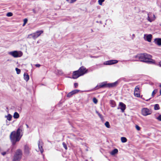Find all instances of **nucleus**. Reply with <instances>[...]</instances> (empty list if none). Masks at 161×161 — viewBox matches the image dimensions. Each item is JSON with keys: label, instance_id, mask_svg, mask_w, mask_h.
Segmentation results:
<instances>
[{"label": "nucleus", "instance_id": "nucleus-48", "mask_svg": "<svg viewBox=\"0 0 161 161\" xmlns=\"http://www.w3.org/2000/svg\"><path fill=\"white\" fill-rule=\"evenodd\" d=\"M133 36H135V35H134V34H133Z\"/></svg>", "mask_w": 161, "mask_h": 161}, {"label": "nucleus", "instance_id": "nucleus-27", "mask_svg": "<svg viewBox=\"0 0 161 161\" xmlns=\"http://www.w3.org/2000/svg\"><path fill=\"white\" fill-rule=\"evenodd\" d=\"M105 125L108 128H109L110 127L109 123L108 121H106L105 123Z\"/></svg>", "mask_w": 161, "mask_h": 161}, {"label": "nucleus", "instance_id": "nucleus-5", "mask_svg": "<svg viewBox=\"0 0 161 161\" xmlns=\"http://www.w3.org/2000/svg\"><path fill=\"white\" fill-rule=\"evenodd\" d=\"M22 155V152L21 150H17L14 156L13 161H19L21 158Z\"/></svg>", "mask_w": 161, "mask_h": 161}, {"label": "nucleus", "instance_id": "nucleus-44", "mask_svg": "<svg viewBox=\"0 0 161 161\" xmlns=\"http://www.w3.org/2000/svg\"><path fill=\"white\" fill-rule=\"evenodd\" d=\"M26 125L27 126V127L28 128L29 127L28 125L27 124H26Z\"/></svg>", "mask_w": 161, "mask_h": 161}, {"label": "nucleus", "instance_id": "nucleus-47", "mask_svg": "<svg viewBox=\"0 0 161 161\" xmlns=\"http://www.w3.org/2000/svg\"><path fill=\"white\" fill-rule=\"evenodd\" d=\"M33 12H34V13H36V12H35V11H34V10H33Z\"/></svg>", "mask_w": 161, "mask_h": 161}, {"label": "nucleus", "instance_id": "nucleus-23", "mask_svg": "<svg viewBox=\"0 0 161 161\" xmlns=\"http://www.w3.org/2000/svg\"><path fill=\"white\" fill-rule=\"evenodd\" d=\"M19 114L17 112H15L14 114L13 117L15 119H18L19 117Z\"/></svg>", "mask_w": 161, "mask_h": 161}, {"label": "nucleus", "instance_id": "nucleus-9", "mask_svg": "<svg viewBox=\"0 0 161 161\" xmlns=\"http://www.w3.org/2000/svg\"><path fill=\"white\" fill-rule=\"evenodd\" d=\"M134 95L135 97H140V94L139 93V88L138 86H136L134 90Z\"/></svg>", "mask_w": 161, "mask_h": 161}, {"label": "nucleus", "instance_id": "nucleus-19", "mask_svg": "<svg viewBox=\"0 0 161 161\" xmlns=\"http://www.w3.org/2000/svg\"><path fill=\"white\" fill-rule=\"evenodd\" d=\"M117 84V82H115L112 83H109L107 84V87H113L115 86H116Z\"/></svg>", "mask_w": 161, "mask_h": 161}, {"label": "nucleus", "instance_id": "nucleus-8", "mask_svg": "<svg viewBox=\"0 0 161 161\" xmlns=\"http://www.w3.org/2000/svg\"><path fill=\"white\" fill-rule=\"evenodd\" d=\"M80 76V68L79 70L74 71L73 73L72 78L73 79H76Z\"/></svg>", "mask_w": 161, "mask_h": 161}, {"label": "nucleus", "instance_id": "nucleus-42", "mask_svg": "<svg viewBox=\"0 0 161 161\" xmlns=\"http://www.w3.org/2000/svg\"><path fill=\"white\" fill-rule=\"evenodd\" d=\"M159 65L160 66H161V62L159 63Z\"/></svg>", "mask_w": 161, "mask_h": 161}, {"label": "nucleus", "instance_id": "nucleus-14", "mask_svg": "<svg viewBox=\"0 0 161 161\" xmlns=\"http://www.w3.org/2000/svg\"><path fill=\"white\" fill-rule=\"evenodd\" d=\"M118 62V61L116 60H110L106 61L104 63L106 65H111L116 64Z\"/></svg>", "mask_w": 161, "mask_h": 161}, {"label": "nucleus", "instance_id": "nucleus-13", "mask_svg": "<svg viewBox=\"0 0 161 161\" xmlns=\"http://www.w3.org/2000/svg\"><path fill=\"white\" fill-rule=\"evenodd\" d=\"M24 153L26 155H28L29 154L30 151V148L27 145L24 146Z\"/></svg>", "mask_w": 161, "mask_h": 161}, {"label": "nucleus", "instance_id": "nucleus-4", "mask_svg": "<svg viewBox=\"0 0 161 161\" xmlns=\"http://www.w3.org/2000/svg\"><path fill=\"white\" fill-rule=\"evenodd\" d=\"M43 33V31H36L35 33L28 35L27 38L29 39L33 38V39H35Z\"/></svg>", "mask_w": 161, "mask_h": 161}, {"label": "nucleus", "instance_id": "nucleus-21", "mask_svg": "<svg viewBox=\"0 0 161 161\" xmlns=\"http://www.w3.org/2000/svg\"><path fill=\"white\" fill-rule=\"evenodd\" d=\"M24 76L25 80L26 81H28L29 79V76L28 75L27 73H25Z\"/></svg>", "mask_w": 161, "mask_h": 161}, {"label": "nucleus", "instance_id": "nucleus-11", "mask_svg": "<svg viewBox=\"0 0 161 161\" xmlns=\"http://www.w3.org/2000/svg\"><path fill=\"white\" fill-rule=\"evenodd\" d=\"M38 149L36 150L37 152L40 151L42 153L43 152V150L42 148V142L40 141H39L38 142Z\"/></svg>", "mask_w": 161, "mask_h": 161}, {"label": "nucleus", "instance_id": "nucleus-33", "mask_svg": "<svg viewBox=\"0 0 161 161\" xmlns=\"http://www.w3.org/2000/svg\"><path fill=\"white\" fill-rule=\"evenodd\" d=\"M93 101L95 103H97V99L95 97H94L93 99Z\"/></svg>", "mask_w": 161, "mask_h": 161}, {"label": "nucleus", "instance_id": "nucleus-12", "mask_svg": "<svg viewBox=\"0 0 161 161\" xmlns=\"http://www.w3.org/2000/svg\"><path fill=\"white\" fill-rule=\"evenodd\" d=\"M152 38V36L151 34H145L144 36V39L148 42H150Z\"/></svg>", "mask_w": 161, "mask_h": 161}, {"label": "nucleus", "instance_id": "nucleus-20", "mask_svg": "<svg viewBox=\"0 0 161 161\" xmlns=\"http://www.w3.org/2000/svg\"><path fill=\"white\" fill-rule=\"evenodd\" d=\"M7 120L10 121L11 120L12 118V116L10 114H8L7 115H6L5 116Z\"/></svg>", "mask_w": 161, "mask_h": 161}, {"label": "nucleus", "instance_id": "nucleus-1", "mask_svg": "<svg viewBox=\"0 0 161 161\" xmlns=\"http://www.w3.org/2000/svg\"><path fill=\"white\" fill-rule=\"evenodd\" d=\"M22 130L19 128L16 131H13L11 132L10 135V138L13 144L14 145L15 143L19 142L22 136L20 133Z\"/></svg>", "mask_w": 161, "mask_h": 161}, {"label": "nucleus", "instance_id": "nucleus-37", "mask_svg": "<svg viewBox=\"0 0 161 161\" xmlns=\"http://www.w3.org/2000/svg\"><path fill=\"white\" fill-rule=\"evenodd\" d=\"M157 119L160 120V121H161V115H160L158 118H157Z\"/></svg>", "mask_w": 161, "mask_h": 161}, {"label": "nucleus", "instance_id": "nucleus-29", "mask_svg": "<svg viewBox=\"0 0 161 161\" xmlns=\"http://www.w3.org/2000/svg\"><path fill=\"white\" fill-rule=\"evenodd\" d=\"M76 0H66V1L69 3H71L76 1Z\"/></svg>", "mask_w": 161, "mask_h": 161}, {"label": "nucleus", "instance_id": "nucleus-22", "mask_svg": "<svg viewBox=\"0 0 161 161\" xmlns=\"http://www.w3.org/2000/svg\"><path fill=\"white\" fill-rule=\"evenodd\" d=\"M118 152V150L117 149H115L113 150L111 153L110 154L112 155H114L115 154L117 153Z\"/></svg>", "mask_w": 161, "mask_h": 161}, {"label": "nucleus", "instance_id": "nucleus-7", "mask_svg": "<svg viewBox=\"0 0 161 161\" xmlns=\"http://www.w3.org/2000/svg\"><path fill=\"white\" fill-rule=\"evenodd\" d=\"M155 19V17L154 14L151 12H149L147 14V19L148 21L151 22Z\"/></svg>", "mask_w": 161, "mask_h": 161}, {"label": "nucleus", "instance_id": "nucleus-49", "mask_svg": "<svg viewBox=\"0 0 161 161\" xmlns=\"http://www.w3.org/2000/svg\"><path fill=\"white\" fill-rule=\"evenodd\" d=\"M119 108H118V109H119Z\"/></svg>", "mask_w": 161, "mask_h": 161}, {"label": "nucleus", "instance_id": "nucleus-34", "mask_svg": "<svg viewBox=\"0 0 161 161\" xmlns=\"http://www.w3.org/2000/svg\"><path fill=\"white\" fill-rule=\"evenodd\" d=\"M96 113H97V114L98 115V116H99V117H100V118L101 119H103V117L102 116V115L100 113H99L97 111H96Z\"/></svg>", "mask_w": 161, "mask_h": 161}, {"label": "nucleus", "instance_id": "nucleus-2", "mask_svg": "<svg viewBox=\"0 0 161 161\" xmlns=\"http://www.w3.org/2000/svg\"><path fill=\"white\" fill-rule=\"evenodd\" d=\"M136 58H138L139 61L145 62H151L152 58L151 55L146 53H142L137 55Z\"/></svg>", "mask_w": 161, "mask_h": 161}, {"label": "nucleus", "instance_id": "nucleus-17", "mask_svg": "<svg viewBox=\"0 0 161 161\" xmlns=\"http://www.w3.org/2000/svg\"><path fill=\"white\" fill-rule=\"evenodd\" d=\"M87 72V69L83 67H81V76Z\"/></svg>", "mask_w": 161, "mask_h": 161}, {"label": "nucleus", "instance_id": "nucleus-41", "mask_svg": "<svg viewBox=\"0 0 161 161\" xmlns=\"http://www.w3.org/2000/svg\"><path fill=\"white\" fill-rule=\"evenodd\" d=\"M6 154V152H3V153H2V155H4Z\"/></svg>", "mask_w": 161, "mask_h": 161}, {"label": "nucleus", "instance_id": "nucleus-35", "mask_svg": "<svg viewBox=\"0 0 161 161\" xmlns=\"http://www.w3.org/2000/svg\"><path fill=\"white\" fill-rule=\"evenodd\" d=\"M157 92V90H154L153 91V92H152V96H153Z\"/></svg>", "mask_w": 161, "mask_h": 161}, {"label": "nucleus", "instance_id": "nucleus-24", "mask_svg": "<svg viewBox=\"0 0 161 161\" xmlns=\"http://www.w3.org/2000/svg\"><path fill=\"white\" fill-rule=\"evenodd\" d=\"M110 103L111 105V106L112 107H115L116 105L115 103V102L113 100H111L110 101Z\"/></svg>", "mask_w": 161, "mask_h": 161}, {"label": "nucleus", "instance_id": "nucleus-30", "mask_svg": "<svg viewBox=\"0 0 161 161\" xmlns=\"http://www.w3.org/2000/svg\"><path fill=\"white\" fill-rule=\"evenodd\" d=\"M15 70L16 71L17 73L18 74H19L20 73V70L18 68H15Z\"/></svg>", "mask_w": 161, "mask_h": 161}, {"label": "nucleus", "instance_id": "nucleus-18", "mask_svg": "<svg viewBox=\"0 0 161 161\" xmlns=\"http://www.w3.org/2000/svg\"><path fill=\"white\" fill-rule=\"evenodd\" d=\"M155 43L159 46L161 45V39L156 38L154 40Z\"/></svg>", "mask_w": 161, "mask_h": 161}, {"label": "nucleus", "instance_id": "nucleus-32", "mask_svg": "<svg viewBox=\"0 0 161 161\" xmlns=\"http://www.w3.org/2000/svg\"><path fill=\"white\" fill-rule=\"evenodd\" d=\"M63 147L66 150L67 149V145H66V144H65V143H64V142H63Z\"/></svg>", "mask_w": 161, "mask_h": 161}, {"label": "nucleus", "instance_id": "nucleus-36", "mask_svg": "<svg viewBox=\"0 0 161 161\" xmlns=\"http://www.w3.org/2000/svg\"><path fill=\"white\" fill-rule=\"evenodd\" d=\"M136 128L137 130H139L140 129V127L137 125H136Z\"/></svg>", "mask_w": 161, "mask_h": 161}, {"label": "nucleus", "instance_id": "nucleus-26", "mask_svg": "<svg viewBox=\"0 0 161 161\" xmlns=\"http://www.w3.org/2000/svg\"><path fill=\"white\" fill-rule=\"evenodd\" d=\"M159 107L158 104H156L154 106V109L155 110H158L159 109Z\"/></svg>", "mask_w": 161, "mask_h": 161}, {"label": "nucleus", "instance_id": "nucleus-39", "mask_svg": "<svg viewBox=\"0 0 161 161\" xmlns=\"http://www.w3.org/2000/svg\"><path fill=\"white\" fill-rule=\"evenodd\" d=\"M24 23L26 24L27 21V19H24Z\"/></svg>", "mask_w": 161, "mask_h": 161}, {"label": "nucleus", "instance_id": "nucleus-38", "mask_svg": "<svg viewBox=\"0 0 161 161\" xmlns=\"http://www.w3.org/2000/svg\"><path fill=\"white\" fill-rule=\"evenodd\" d=\"M74 86L76 88L78 86V84L77 83H75L74 84Z\"/></svg>", "mask_w": 161, "mask_h": 161}, {"label": "nucleus", "instance_id": "nucleus-40", "mask_svg": "<svg viewBox=\"0 0 161 161\" xmlns=\"http://www.w3.org/2000/svg\"><path fill=\"white\" fill-rule=\"evenodd\" d=\"M35 66L37 67H39L41 66V65L40 64H36Z\"/></svg>", "mask_w": 161, "mask_h": 161}, {"label": "nucleus", "instance_id": "nucleus-46", "mask_svg": "<svg viewBox=\"0 0 161 161\" xmlns=\"http://www.w3.org/2000/svg\"><path fill=\"white\" fill-rule=\"evenodd\" d=\"M149 100V99H147V100H146V101H148V100Z\"/></svg>", "mask_w": 161, "mask_h": 161}, {"label": "nucleus", "instance_id": "nucleus-16", "mask_svg": "<svg viewBox=\"0 0 161 161\" xmlns=\"http://www.w3.org/2000/svg\"><path fill=\"white\" fill-rule=\"evenodd\" d=\"M105 86L107 87V84H106L104 82H102L101 83L99 86H97L95 88L96 89H98L100 88L103 87Z\"/></svg>", "mask_w": 161, "mask_h": 161}, {"label": "nucleus", "instance_id": "nucleus-25", "mask_svg": "<svg viewBox=\"0 0 161 161\" xmlns=\"http://www.w3.org/2000/svg\"><path fill=\"white\" fill-rule=\"evenodd\" d=\"M121 141L122 142L124 143L125 142L127 141V139L125 137H121Z\"/></svg>", "mask_w": 161, "mask_h": 161}, {"label": "nucleus", "instance_id": "nucleus-15", "mask_svg": "<svg viewBox=\"0 0 161 161\" xmlns=\"http://www.w3.org/2000/svg\"><path fill=\"white\" fill-rule=\"evenodd\" d=\"M119 106H120V108L121 109L122 112H124L126 108V105L123 103L120 102L119 103Z\"/></svg>", "mask_w": 161, "mask_h": 161}, {"label": "nucleus", "instance_id": "nucleus-45", "mask_svg": "<svg viewBox=\"0 0 161 161\" xmlns=\"http://www.w3.org/2000/svg\"><path fill=\"white\" fill-rule=\"evenodd\" d=\"M26 24L25 23H24V24H23V26H24Z\"/></svg>", "mask_w": 161, "mask_h": 161}, {"label": "nucleus", "instance_id": "nucleus-3", "mask_svg": "<svg viewBox=\"0 0 161 161\" xmlns=\"http://www.w3.org/2000/svg\"><path fill=\"white\" fill-rule=\"evenodd\" d=\"M8 54L14 58L20 57L23 55V53L21 51H14L8 53Z\"/></svg>", "mask_w": 161, "mask_h": 161}, {"label": "nucleus", "instance_id": "nucleus-10", "mask_svg": "<svg viewBox=\"0 0 161 161\" xmlns=\"http://www.w3.org/2000/svg\"><path fill=\"white\" fill-rule=\"evenodd\" d=\"M80 92L79 90H75L69 92L67 95V96L68 97H70L72 95L77 94Z\"/></svg>", "mask_w": 161, "mask_h": 161}, {"label": "nucleus", "instance_id": "nucleus-6", "mask_svg": "<svg viewBox=\"0 0 161 161\" xmlns=\"http://www.w3.org/2000/svg\"><path fill=\"white\" fill-rule=\"evenodd\" d=\"M142 114L144 116H146L151 114V111L147 108H143L141 110Z\"/></svg>", "mask_w": 161, "mask_h": 161}, {"label": "nucleus", "instance_id": "nucleus-28", "mask_svg": "<svg viewBox=\"0 0 161 161\" xmlns=\"http://www.w3.org/2000/svg\"><path fill=\"white\" fill-rule=\"evenodd\" d=\"M105 0H98V4L100 5H102V3Z\"/></svg>", "mask_w": 161, "mask_h": 161}, {"label": "nucleus", "instance_id": "nucleus-31", "mask_svg": "<svg viewBox=\"0 0 161 161\" xmlns=\"http://www.w3.org/2000/svg\"><path fill=\"white\" fill-rule=\"evenodd\" d=\"M6 15L8 17H11L12 16L13 14L11 12H8L7 13Z\"/></svg>", "mask_w": 161, "mask_h": 161}, {"label": "nucleus", "instance_id": "nucleus-43", "mask_svg": "<svg viewBox=\"0 0 161 161\" xmlns=\"http://www.w3.org/2000/svg\"><path fill=\"white\" fill-rule=\"evenodd\" d=\"M160 87H161V85H160ZM160 94L161 95V90L160 91Z\"/></svg>", "mask_w": 161, "mask_h": 161}]
</instances>
